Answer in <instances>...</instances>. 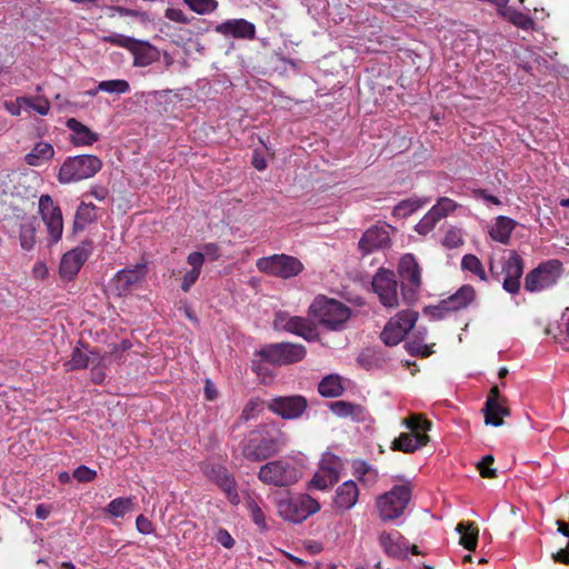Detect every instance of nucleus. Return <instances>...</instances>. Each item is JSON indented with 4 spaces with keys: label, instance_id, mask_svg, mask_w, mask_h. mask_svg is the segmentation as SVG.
Here are the masks:
<instances>
[{
    "label": "nucleus",
    "instance_id": "36",
    "mask_svg": "<svg viewBox=\"0 0 569 569\" xmlns=\"http://www.w3.org/2000/svg\"><path fill=\"white\" fill-rule=\"evenodd\" d=\"M500 14L513 26L522 30H531L535 27V21L528 14L520 12L507 4L499 10Z\"/></svg>",
    "mask_w": 569,
    "mask_h": 569
},
{
    "label": "nucleus",
    "instance_id": "47",
    "mask_svg": "<svg viewBox=\"0 0 569 569\" xmlns=\"http://www.w3.org/2000/svg\"><path fill=\"white\" fill-rule=\"evenodd\" d=\"M183 2L198 14H209L218 8L217 0H183Z\"/></svg>",
    "mask_w": 569,
    "mask_h": 569
},
{
    "label": "nucleus",
    "instance_id": "20",
    "mask_svg": "<svg viewBox=\"0 0 569 569\" xmlns=\"http://www.w3.org/2000/svg\"><path fill=\"white\" fill-rule=\"evenodd\" d=\"M214 31L236 39L253 40L256 38V26L242 18L228 19L217 24Z\"/></svg>",
    "mask_w": 569,
    "mask_h": 569
},
{
    "label": "nucleus",
    "instance_id": "13",
    "mask_svg": "<svg viewBox=\"0 0 569 569\" xmlns=\"http://www.w3.org/2000/svg\"><path fill=\"white\" fill-rule=\"evenodd\" d=\"M39 212L47 227L50 243H58L63 232L61 208L54 203L49 194H42L39 199Z\"/></svg>",
    "mask_w": 569,
    "mask_h": 569
},
{
    "label": "nucleus",
    "instance_id": "33",
    "mask_svg": "<svg viewBox=\"0 0 569 569\" xmlns=\"http://www.w3.org/2000/svg\"><path fill=\"white\" fill-rule=\"evenodd\" d=\"M353 476L367 487L373 486L379 478L378 470L367 461L357 459L352 462Z\"/></svg>",
    "mask_w": 569,
    "mask_h": 569
},
{
    "label": "nucleus",
    "instance_id": "8",
    "mask_svg": "<svg viewBox=\"0 0 569 569\" xmlns=\"http://www.w3.org/2000/svg\"><path fill=\"white\" fill-rule=\"evenodd\" d=\"M398 273L401 279V296L406 305H413L419 297L421 288V269L412 253H406L398 263Z\"/></svg>",
    "mask_w": 569,
    "mask_h": 569
},
{
    "label": "nucleus",
    "instance_id": "23",
    "mask_svg": "<svg viewBox=\"0 0 569 569\" xmlns=\"http://www.w3.org/2000/svg\"><path fill=\"white\" fill-rule=\"evenodd\" d=\"M66 126L71 131L70 141L77 147L92 146L99 140L97 132L91 131L87 126L74 118L68 119Z\"/></svg>",
    "mask_w": 569,
    "mask_h": 569
},
{
    "label": "nucleus",
    "instance_id": "64",
    "mask_svg": "<svg viewBox=\"0 0 569 569\" xmlns=\"http://www.w3.org/2000/svg\"><path fill=\"white\" fill-rule=\"evenodd\" d=\"M290 318L291 316H289L287 312L278 311L273 319V328L276 330L287 331V327L289 326L287 322H289Z\"/></svg>",
    "mask_w": 569,
    "mask_h": 569
},
{
    "label": "nucleus",
    "instance_id": "5",
    "mask_svg": "<svg viewBox=\"0 0 569 569\" xmlns=\"http://www.w3.org/2000/svg\"><path fill=\"white\" fill-rule=\"evenodd\" d=\"M411 500L409 485H396L388 492L377 498V509L382 522H391L401 518Z\"/></svg>",
    "mask_w": 569,
    "mask_h": 569
},
{
    "label": "nucleus",
    "instance_id": "53",
    "mask_svg": "<svg viewBox=\"0 0 569 569\" xmlns=\"http://www.w3.org/2000/svg\"><path fill=\"white\" fill-rule=\"evenodd\" d=\"M406 426L412 431L411 433H421L430 430L431 422L422 419L420 416H411L406 420Z\"/></svg>",
    "mask_w": 569,
    "mask_h": 569
},
{
    "label": "nucleus",
    "instance_id": "4",
    "mask_svg": "<svg viewBox=\"0 0 569 569\" xmlns=\"http://www.w3.org/2000/svg\"><path fill=\"white\" fill-rule=\"evenodd\" d=\"M102 168L100 158L93 154L68 157L58 172L60 183H73L96 176Z\"/></svg>",
    "mask_w": 569,
    "mask_h": 569
},
{
    "label": "nucleus",
    "instance_id": "34",
    "mask_svg": "<svg viewBox=\"0 0 569 569\" xmlns=\"http://www.w3.org/2000/svg\"><path fill=\"white\" fill-rule=\"evenodd\" d=\"M516 221L511 218L499 216L495 226L490 229V237L500 243L507 244L510 240L511 232L513 231Z\"/></svg>",
    "mask_w": 569,
    "mask_h": 569
},
{
    "label": "nucleus",
    "instance_id": "12",
    "mask_svg": "<svg viewBox=\"0 0 569 569\" xmlns=\"http://www.w3.org/2000/svg\"><path fill=\"white\" fill-rule=\"evenodd\" d=\"M418 312L403 310L392 317L385 326L380 338L387 346H397L405 336L415 327Z\"/></svg>",
    "mask_w": 569,
    "mask_h": 569
},
{
    "label": "nucleus",
    "instance_id": "51",
    "mask_svg": "<svg viewBox=\"0 0 569 569\" xmlns=\"http://www.w3.org/2000/svg\"><path fill=\"white\" fill-rule=\"evenodd\" d=\"M136 40L137 39L133 38V37L124 36V34H121V33H112V34H109V36H104L102 38L103 42H107V43H110V44H113V46H118V47L124 48L128 51H130V48H132V46L134 44Z\"/></svg>",
    "mask_w": 569,
    "mask_h": 569
},
{
    "label": "nucleus",
    "instance_id": "29",
    "mask_svg": "<svg viewBox=\"0 0 569 569\" xmlns=\"http://www.w3.org/2000/svg\"><path fill=\"white\" fill-rule=\"evenodd\" d=\"M428 439V436L425 433H401L393 440L392 449L403 452H413L425 446Z\"/></svg>",
    "mask_w": 569,
    "mask_h": 569
},
{
    "label": "nucleus",
    "instance_id": "30",
    "mask_svg": "<svg viewBox=\"0 0 569 569\" xmlns=\"http://www.w3.org/2000/svg\"><path fill=\"white\" fill-rule=\"evenodd\" d=\"M485 415L486 425H490L493 427H500L503 425L502 418L509 415L508 408H506L502 401H496L492 399H487L485 402V407L482 409Z\"/></svg>",
    "mask_w": 569,
    "mask_h": 569
},
{
    "label": "nucleus",
    "instance_id": "58",
    "mask_svg": "<svg viewBox=\"0 0 569 569\" xmlns=\"http://www.w3.org/2000/svg\"><path fill=\"white\" fill-rule=\"evenodd\" d=\"M493 457L491 455H487L482 458V460L478 463V469L480 471V475L483 478H495L497 476L496 469L490 468V466L493 463Z\"/></svg>",
    "mask_w": 569,
    "mask_h": 569
},
{
    "label": "nucleus",
    "instance_id": "2",
    "mask_svg": "<svg viewBox=\"0 0 569 569\" xmlns=\"http://www.w3.org/2000/svg\"><path fill=\"white\" fill-rule=\"evenodd\" d=\"M302 475V463L287 456L261 466L258 478L269 486L288 487L298 482Z\"/></svg>",
    "mask_w": 569,
    "mask_h": 569
},
{
    "label": "nucleus",
    "instance_id": "17",
    "mask_svg": "<svg viewBox=\"0 0 569 569\" xmlns=\"http://www.w3.org/2000/svg\"><path fill=\"white\" fill-rule=\"evenodd\" d=\"M268 409L282 419L292 420L302 416L308 407L307 399L300 395L279 396L270 399Z\"/></svg>",
    "mask_w": 569,
    "mask_h": 569
},
{
    "label": "nucleus",
    "instance_id": "61",
    "mask_svg": "<svg viewBox=\"0 0 569 569\" xmlns=\"http://www.w3.org/2000/svg\"><path fill=\"white\" fill-rule=\"evenodd\" d=\"M164 17L168 20L177 22V23H184V24H187V23L190 22V19L187 17V14L182 10L177 9V8H168V9H166Z\"/></svg>",
    "mask_w": 569,
    "mask_h": 569
},
{
    "label": "nucleus",
    "instance_id": "42",
    "mask_svg": "<svg viewBox=\"0 0 569 569\" xmlns=\"http://www.w3.org/2000/svg\"><path fill=\"white\" fill-rule=\"evenodd\" d=\"M427 203L426 200H420L418 198H408L401 200L393 207L392 214L397 218H406L411 213L416 212L422 206Z\"/></svg>",
    "mask_w": 569,
    "mask_h": 569
},
{
    "label": "nucleus",
    "instance_id": "24",
    "mask_svg": "<svg viewBox=\"0 0 569 569\" xmlns=\"http://www.w3.org/2000/svg\"><path fill=\"white\" fill-rule=\"evenodd\" d=\"M187 263L191 267L188 270L181 281V290L188 292L191 287L197 282L204 264V254L200 251H192L187 256Z\"/></svg>",
    "mask_w": 569,
    "mask_h": 569
},
{
    "label": "nucleus",
    "instance_id": "40",
    "mask_svg": "<svg viewBox=\"0 0 569 569\" xmlns=\"http://www.w3.org/2000/svg\"><path fill=\"white\" fill-rule=\"evenodd\" d=\"M330 410L340 418L351 417L353 419H359L362 415V407L360 405H355L349 401L338 400L329 403Z\"/></svg>",
    "mask_w": 569,
    "mask_h": 569
},
{
    "label": "nucleus",
    "instance_id": "48",
    "mask_svg": "<svg viewBox=\"0 0 569 569\" xmlns=\"http://www.w3.org/2000/svg\"><path fill=\"white\" fill-rule=\"evenodd\" d=\"M246 506L253 523L258 526L261 530L267 529L264 512L259 506V503L253 499H249Z\"/></svg>",
    "mask_w": 569,
    "mask_h": 569
},
{
    "label": "nucleus",
    "instance_id": "57",
    "mask_svg": "<svg viewBox=\"0 0 569 569\" xmlns=\"http://www.w3.org/2000/svg\"><path fill=\"white\" fill-rule=\"evenodd\" d=\"M338 481H331L322 470H318L310 481V486L318 490H326L337 483Z\"/></svg>",
    "mask_w": 569,
    "mask_h": 569
},
{
    "label": "nucleus",
    "instance_id": "6",
    "mask_svg": "<svg viewBox=\"0 0 569 569\" xmlns=\"http://www.w3.org/2000/svg\"><path fill=\"white\" fill-rule=\"evenodd\" d=\"M277 509L283 520L301 523L320 510V503L309 495L299 493L279 499Z\"/></svg>",
    "mask_w": 569,
    "mask_h": 569
},
{
    "label": "nucleus",
    "instance_id": "35",
    "mask_svg": "<svg viewBox=\"0 0 569 569\" xmlns=\"http://www.w3.org/2000/svg\"><path fill=\"white\" fill-rule=\"evenodd\" d=\"M37 219L30 217L23 219L19 229V241L23 250H31L36 244Z\"/></svg>",
    "mask_w": 569,
    "mask_h": 569
},
{
    "label": "nucleus",
    "instance_id": "54",
    "mask_svg": "<svg viewBox=\"0 0 569 569\" xmlns=\"http://www.w3.org/2000/svg\"><path fill=\"white\" fill-rule=\"evenodd\" d=\"M462 243H463V239L461 236V231L456 228L449 229L442 239V244L449 249L458 248Z\"/></svg>",
    "mask_w": 569,
    "mask_h": 569
},
{
    "label": "nucleus",
    "instance_id": "14",
    "mask_svg": "<svg viewBox=\"0 0 569 569\" xmlns=\"http://www.w3.org/2000/svg\"><path fill=\"white\" fill-rule=\"evenodd\" d=\"M371 284L383 307H398V281L393 271L380 268L373 276Z\"/></svg>",
    "mask_w": 569,
    "mask_h": 569
},
{
    "label": "nucleus",
    "instance_id": "41",
    "mask_svg": "<svg viewBox=\"0 0 569 569\" xmlns=\"http://www.w3.org/2000/svg\"><path fill=\"white\" fill-rule=\"evenodd\" d=\"M457 531L460 533V543L467 550H475L478 543V529L469 523L460 522L457 526Z\"/></svg>",
    "mask_w": 569,
    "mask_h": 569
},
{
    "label": "nucleus",
    "instance_id": "19",
    "mask_svg": "<svg viewBox=\"0 0 569 569\" xmlns=\"http://www.w3.org/2000/svg\"><path fill=\"white\" fill-rule=\"evenodd\" d=\"M206 475L209 480L214 482L226 493L231 503L237 505L239 502L237 482L226 467L220 465L211 466L206 471Z\"/></svg>",
    "mask_w": 569,
    "mask_h": 569
},
{
    "label": "nucleus",
    "instance_id": "21",
    "mask_svg": "<svg viewBox=\"0 0 569 569\" xmlns=\"http://www.w3.org/2000/svg\"><path fill=\"white\" fill-rule=\"evenodd\" d=\"M390 244L388 227L373 226L365 231L359 240V249L363 254L383 249Z\"/></svg>",
    "mask_w": 569,
    "mask_h": 569
},
{
    "label": "nucleus",
    "instance_id": "38",
    "mask_svg": "<svg viewBox=\"0 0 569 569\" xmlns=\"http://www.w3.org/2000/svg\"><path fill=\"white\" fill-rule=\"evenodd\" d=\"M343 390L340 377L337 375L325 377L318 385V391L325 398L339 397L343 393Z\"/></svg>",
    "mask_w": 569,
    "mask_h": 569
},
{
    "label": "nucleus",
    "instance_id": "10",
    "mask_svg": "<svg viewBox=\"0 0 569 569\" xmlns=\"http://www.w3.org/2000/svg\"><path fill=\"white\" fill-rule=\"evenodd\" d=\"M256 267L260 272L282 279L297 277L305 269L303 263L298 258L284 253L259 258Z\"/></svg>",
    "mask_w": 569,
    "mask_h": 569
},
{
    "label": "nucleus",
    "instance_id": "63",
    "mask_svg": "<svg viewBox=\"0 0 569 569\" xmlns=\"http://www.w3.org/2000/svg\"><path fill=\"white\" fill-rule=\"evenodd\" d=\"M216 540L223 546L224 548H232L234 545V539L231 537L228 530L220 528L216 533Z\"/></svg>",
    "mask_w": 569,
    "mask_h": 569
},
{
    "label": "nucleus",
    "instance_id": "27",
    "mask_svg": "<svg viewBox=\"0 0 569 569\" xmlns=\"http://www.w3.org/2000/svg\"><path fill=\"white\" fill-rule=\"evenodd\" d=\"M287 325H289L287 332L299 336L307 341H316L318 339L317 329L307 318L291 316Z\"/></svg>",
    "mask_w": 569,
    "mask_h": 569
},
{
    "label": "nucleus",
    "instance_id": "59",
    "mask_svg": "<svg viewBox=\"0 0 569 569\" xmlns=\"http://www.w3.org/2000/svg\"><path fill=\"white\" fill-rule=\"evenodd\" d=\"M448 307H442V300L436 306H427L423 309V313L429 316L433 320H440L449 313Z\"/></svg>",
    "mask_w": 569,
    "mask_h": 569
},
{
    "label": "nucleus",
    "instance_id": "56",
    "mask_svg": "<svg viewBox=\"0 0 569 569\" xmlns=\"http://www.w3.org/2000/svg\"><path fill=\"white\" fill-rule=\"evenodd\" d=\"M562 320L566 322V330H561L555 339L566 351H569V307L563 311Z\"/></svg>",
    "mask_w": 569,
    "mask_h": 569
},
{
    "label": "nucleus",
    "instance_id": "44",
    "mask_svg": "<svg viewBox=\"0 0 569 569\" xmlns=\"http://www.w3.org/2000/svg\"><path fill=\"white\" fill-rule=\"evenodd\" d=\"M133 502L130 497H120L111 500L104 511L112 517H123L132 507Z\"/></svg>",
    "mask_w": 569,
    "mask_h": 569
},
{
    "label": "nucleus",
    "instance_id": "1",
    "mask_svg": "<svg viewBox=\"0 0 569 569\" xmlns=\"http://www.w3.org/2000/svg\"><path fill=\"white\" fill-rule=\"evenodd\" d=\"M309 315L328 330H342L350 319V308L341 301L318 296L309 307Z\"/></svg>",
    "mask_w": 569,
    "mask_h": 569
},
{
    "label": "nucleus",
    "instance_id": "39",
    "mask_svg": "<svg viewBox=\"0 0 569 569\" xmlns=\"http://www.w3.org/2000/svg\"><path fill=\"white\" fill-rule=\"evenodd\" d=\"M319 469L322 470L331 481H339L342 462L338 456L326 452L322 456Z\"/></svg>",
    "mask_w": 569,
    "mask_h": 569
},
{
    "label": "nucleus",
    "instance_id": "45",
    "mask_svg": "<svg viewBox=\"0 0 569 569\" xmlns=\"http://www.w3.org/2000/svg\"><path fill=\"white\" fill-rule=\"evenodd\" d=\"M461 268L463 270L470 271L482 281L487 280L486 270L479 258L476 257L475 254L469 253L463 256L461 260Z\"/></svg>",
    "mask_w": 569,
    "mask_h": 569
},
{
    "label": "nucleus",
    "instance_id": "16",
    "mask_svg": "<svg viewBox=\"0 0 569 569\" xmlns=\"http://www.w3.org/2000/svg\"><path fill=\"white\" fill-rule=\"evenodd\" d=\"M93 250V242L84 240L76 248L66 252L61 259L59 272L66 280L73 279L88 260Z\"/></svg>",
    "mask_w": 569,
    "mask_h": 569
},
{
    "label": "nucleus",
    "instance_id": "3",
    "mask_svg": "<svg viewBox=\"0 0 569 569\" xmlns=\"http://www.w3.org/2000/svg\"><path fill=\"white\" fill-rule=\"evenodd\" d=\"M284 442V437L279 431L261 429L250 433L243 441L241 451L249 461H262L274 456Z\"/></svg>",
    "mask_w": 569,
    "mask_h": 569
},
{
    "label": "nucleus",
    "instance_id": "43",
    "mask_svg": "<svg viewBox=\"0 0 569 569\" xmlns=\"http://www.w3.org/2000/svg\"><path fill=\"white\" fill-rule=\"evenodd\" d=\"M383 360L382 352L377 349H367L357 358V362L366 370H372L381 367Z\"/></svg>",
    "mask_w": 569,
    "mask_h": 569
},
{
    "label": "nucleus",
    "instance_id": "9",
    "mask_svg": "<svg viewBox=\"0 0 569 569\" xmlns=\"http://www.w3.org/2000/svg\"><path fill=\"white\" fill-rule=\"evenodd\" d=\"M489 271L496 281H501L502 288L507 292L511 295L519 292L520 279L523 273V261L516 251L511 250L508 252V257L502 261L501 271L497 270L492 261L489 264Z\"/></svg>",
    "mask_w": 569,
    "mask_h": 569
},
{
    "label": "nucleus",
    "instance_id": "52",
    "mask_svg": "<svg viewBox=\"0 0 569 569\" xmlns=\"http://www.w3.org/2000/svg\"><path fill=\"white\" fill-rule=\"evenodd\" d=\"M438 221H440V219L436 217V214H432V211L429 210L423 216V218L416 224V231L419 234H427L435 228Z\"/></svg>",
    "mask_w": 569,
    "mask_h": 569
},
{
    "label": "nucleus",
    "instance_id": "49",
    "mask_svg": "<svg viewBox=\"0 0 569 569\" xmlns=\"http://www.w3.org/2000/svg\"><path fill=\"white\" fill-rule=\"evenodd\" d=\"M17 102L19 104H23L26 108L34 110L37 113L41 116L48 114L50 110L49 101L46 99H38L37 101H34L30 97H19L17 98Z\"/></svg>",
    "mask_w": 569,
    "mask_h": 569
},
{
    "label": "nucleus",
    "instance_id": "22",
    "mask_svg": "<svg viewBox=\"0 0 569 569\" xmlns=\"http://www.w3.org/2000/svg\"><path fill=\"white\" fill-rule=\"evenodd\" d=\"M129 52L133 56L134 67H148L160 59L159 50L144 40L137 39Z\"/></svg>",
    "mask_w": 569,
    "mask_h": 569
},
{
    "label": "nucleus",
    "instance_id": "7",
    "mask_svg": "<svg viewBox=\"0 0 569 569\" xmlns=\"http://www.w3.org/2000/svg\"><path fill=\"white\" fill-rule=\"evenodd\" d=\"M256 355L272 366L282 367L302 361L307 349L303 345L283 341L264 345Z\"/></svg>",
    "mask_w": 569,
    "mask_h": 569
},
{
    "label": "nucleus",
    "instance_id": "37",
    "mask_svg": "<svg viewBox=\"0 0 569 569\" xmlns=\"http://www.w3.org/2000/svg\"><path fill=\"white\" fill-rule=\"evenodd\" d=\"M97 360V356L93 352H84L79 347H74L70 360H68L64 366L67 370L74 371L88 368L90 365L94 363Z\"/></svg>",
    "mask_w": 569,
    "mask_h": 569
},
{
    "label": "nucleus",
    "instance_id": "50",
    "mask_svg": "<svg viewBox=\"0 0 569 569\" xmlns=\"http://www.w3.org/2000/svg\"><path fill=\"white\" fill-rule=\"evenodd\" d=\"M457 208V203L447 197L440 198L437 203L430 209L432 214H436L440 220L447 217Z\"/></svg>",
    "mask_w": 569,
    "mask_h": 569
},
{
    "label": "nucleus",
    "instance_id": "60",
    "mask_svg": "<svg viewBox=\"0 0 569 569\" xmlns=\"http://www.w3.org/2000/svg\"><path fill=\"white\" fill-rule=\"evenodd\" d=\"M112 12L118 13L121 17H132V18H139L142 21L147 19V13L140 10L136 9H129L121 6H113L110 8Z\"/></svg>",
    "mask_w": 569,
    "mask_h": 569
},
{
    "label": "nucleus",
    "instance_id": "26",
    "mask_svg": "<svg viewBox=\"0 0 569 569\" xmlns=\"http://www.w3.org/2000/svg\"><path fill=\"white\" fill-rule=\"evenodd\" d=\"M358 497L357 483L353 480H347L336 490L335 506L342 510H349L357 503Z\"/></svg>",
    "mask_w": 569,
    "mask_h": 569
},
{
    "label": "nucleus",
    "instance_id": "62",
    "mask_svg": "<svg viewBox=\"0 0 569 569\" xmlns=\"http://www.w3.org/2000/svg\"><path fill=\"white\" fill-rule=\"evenodd\" d=\"M136 527L137 530L142 535H150L153 531L152 522L143 515H139L137 517Z\"/></svg>",
    "mask_w": 569,
    "mask_h": 569
},
{
    "label": "nucleus",
    "instance_id": "32",
    "mask_svg": "<svg viewBox=\"0 0 569 569\" xmlns=\"http://www.w3.org/2000/svg\"><path fill=\"white\" fill-rule=\"evenodd\" d=\"M54 156V149L51 143L40 141L34 144L32 150L26 154L24 160L29 166L38 167L49 161Z\"/></svg>",
    "mask_w": 569,
    "mask_h": 569
},
{
    "label": "nucleus",
    "instance_id": "15",
    "mask_svg": "<svg viewBox=\"0 0 569 569\" xmlns=\"http://www.w3.org/2000/svg\"><path fill=\"white\" fill-rule=\"evenodd\" d=\"M378 542L388 557L397 560L407 559L409 553L420 555L418 547L410 546L409 541L397 530L380 532Z\"/></svg>",
    "mask_w": 569,
    "mask_h": 569
},
{
    "label": "nucleus",
    "instance_id": "25",
    "mask_svg": "<svg viewBox=\"0 0 569 569\" xmlns=\"http://www.w3.org/2000/svg\"><path fill=\"white\" fill-rule=\"evenodd\" d=\"M476 298V291L472 286L463 284L453 295L442 299V307H448L449 311L455 312L468 308Z\"/></svg>",
    "mask_w": 569,
    "mask_h": 569
},
{
    "label": "nucleus",
    "instance_id": "31",
    "mask_svg": "<svg viewBox=\"0 0 569 569\" xmlns=\"http://www.w3.org/2000/svg\"><path fill=\"white\" fill-rule=\"evenodd\" d=\"M427 329L419 327L415 330L412 338L405 343V349L409 355L417 357H428L431 353L430 347L425 342Z\"/></svg>",
    "mask_w": 569,
    "mask_h": 569
},
{
    "label": "nucleus",
    "instance_id": "55",
    "mask_svg": "<svg viewBox=\"0 0 569 569\" xmlns=\"http://www.w3.org/2000/svg\"><path fill=\"white\" fill-rule=\"evenodd\" d=\"M96 477L97 471L84 465H81L78 468H76L72 473V478L82 483L91 482L96 479Z\"/></svg>",
    "mask_w": 569,
    "mask_h": 569
},
{
    "label": "nucleus",
    "instance_id": "11",
    "mask_svg": "<svg viewBox=\"0 0 569 569\" xmlns=\"http://www.w3.org/2000/svg\"><path fill=\"white\" fill-rule=\"evenodd\" d=\"M562 272V264L558 260H549L540 263L537 268L527 273L525 289L530 292H538L556 284Z\"/></svg>",
    "mask_w": 569,
    "mask_h": 569
},
{
    "label": "nucleus",
    "instance_id": "28",
    "mask_svg": "<svg viewBox=\"0 0 569 569\" xmlns=\"http://www.w3.org/2000/svg\"><path fill=\"white\" fill-rule=\"evenodd\" d=\"M97 210L98 208L93 203L80 202L74 213L73 232L83 231L87 226L94 222L97 220Z\"/></svg>",
    "mask_w": 569,
    "mask_h": 569
},
{
    "label": "nucleus",
    "instance_id": "46",
    "mask_svg": "<svg viewBox=\"0 0 569 569\" xmlns=\"http://www.w3.org/2000/svg\"><path fill=\"white\" fill-rule=\"evenodd\" d=\"M97 90H101L107 93L123 94L130 91V84L123 79L104 80L98 83Z\"/></svg>",
    "mask_w": 569,
    "mask_h": 569
},
{
    "label": "nucleus",
    "instance_id": "18",
    "mask_svg": "<svg viewBox=\"0 0 569 569\" xmlns=\"http://www.w3.org/2000/svg\"><path fill=\"white\" fill-rule=\"evenodd\" d=\"M146 274L147 266L144 263H137L133 268L119 270L113 278L118 295L127 296L130 293L143 282Z\"/></svg>",
    "mask_w": 569,
    "mask_h": 569
}]
</instances>
